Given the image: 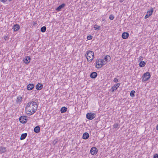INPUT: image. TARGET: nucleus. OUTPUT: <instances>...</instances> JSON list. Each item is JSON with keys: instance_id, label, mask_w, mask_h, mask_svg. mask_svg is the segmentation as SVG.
<instances>
[{"instance_id": "1", "label": "nucleus", "mask_w": 158, "mask_h": 158, "mask_svg": "<svg viewBox=\"0 0 158 158\" xmlns=\"http://www.w3.org/2000/svg\"><path fill=\"white\" fill-rule=\"evenodd\" d=\"M38 105L36 102L34 101H31L28 102L25 107V110L27 114L31 115L37 110Z\"/></svg>"}, {"instance_id": "2", "label": "nucleus", "mask_w": 158, "mask_h": 158, "mask_svg": "<svg viewBox=\"0 0 158 158\" xmlns=\"http://www.w3.org/2000/svg\"><path fill=\"white\" fill-rule=\"evenodd\" d=\"M85 56L88 61L90 62L94 59V53L92 51H88L86 52Z\"/></svg>"}, {"instance_id": "3", "label": "nucleus", "mask_w": 158, "mask_h": 158, "mask_svg": "<svg viewBox=\"0 0 158 158\" xmlns=\"http://www.w3.org/2000/svg\"><path fill=\"white\" fill-rule=\"evenodd\" d=\"M104 60H103L99 59L97 60L96 62V67L97 68H100L102 67L104 65Z\"/></svg>"}, {"instance_id": "4", "label": "nucleus", "mask_w": 158, "mask_h": 158, "mask_svg": "<svg viewBox=\"0 0 158 158\" xmlns=\"http://www.w3.org/2000/svg\"><path fill=\"white\" fill-rule=\"evenodd\" d=\"M151 75L150 73L147 72L144 73L142 77L143 81H146L148 80L150 77Z\"/></svg>"}, {"instance_id": "5", "label": "nucleus", "mask_w": 158, "mask_h": 158, "mask_svg": "<svg viewBox=\"0 0 158 158\" xmlns=\"http://www.w3.org/2000/svg\"><path fill=\"white\" fill-rule=\"evenodd\" d=\"M96 114L94 113H89L86 114V118L89 120H92L96 116Z\"/></svg>"}, {"instance_id": "6", "label": "nucleus", "mask_w": 158, "mask_h": 158, "mask_svg": "<svg viewBox=\"0 0 158 158\" xmlns=\"http://www.w3.org/2000/svg\"><path fill=\"white\" fill-rule=\"evenodd\" d=\"M27 117L21 116L19 118L20 122L22 123H25L27 121Z\"/></svg>"}, {"instance_id": "7", "label": "nucleus", "mask_w": 158, "mask_h": 158, "mask_svg": "<svg viewBox=\"0 0 158 158\" xmlns=\"http://www.w3.org/2000/svg\"><path fill=\"white\" fill-rule=\"evenodd\" d=\"M91 154L93 155H96L98 152L97 149L95 147H93L90 150Z\"/></svg>"}, {"instance_id": "8", "label": "nucleus", "mask_w": 158, "mask_h": 158, "mask_svg": "<svg viewBox=\"0 0 158 158\" xmlns=\"http://www.w3.org/2000/svg\"><path fill=\"white\" fill-rule=\"evenodd\" d=\"M120 84L119 83H117L115 85L113 86L111 89V91L112 92H113L114 90H116L119 87Z\"/></svg>"}, {"instance_id": "9", "label": "nucleus", "mask_w": 158, "mask_h": 158, "mask_svg": "<svg viewBox=\"0 0 158 158\" xmlns=\"http://www.w3.org/2000/svg\"><path fill=\"white\" fill-rule=\"evenodd\" d=\"M20 28L18 24L14 25L12 27V29L14 31H17Z\"/></svg>"}, {"instance_id": "10", "label": "nucleus", "mask_w": 158, "mask_h": 158, "mask_svg": "<svg viewBox=\"0 0 158 158\" xmlns=\"http://www.w3.org/2000/svg\"><path fill=\"white\" fill-rule=\"evenodd\" d=\"M31 59V58L30 56H27L23 59V61L26 64H27L30 62Z\"/></svg>"}, {"instance_id": "11", "label": "nucleus", "mask_w": 158, "mask_h": 158, "mask_svg": "<svg viewBox=\"0 0 158 158\" xmlns=\"http://www.w3.org/2000/svg\"><path fill=\"white\" fill-rule=\"evenodd\" d=\"M43 87V85L41 83H38L36 85V89L38 90H41Z\"/></svg>"}, {"instance_id": "12", "label": "nucleus", "mask_w": 158, "mask_h": 158, "mask_svg": "<svg viewBox=\"0 0 158 158\" xmlns=\"http://www.w3.org/2000/svg\"><path fill=\"white\" fill-rule=\"evenodd\" d=\"M129 35L128 33L124 32L122 34V37L123 39H126L128 37Z\"/></svg>"}, {"instance_id": "13", "label": "nucleus", "mask_w": 158, "mask_h": 158, "mask_svg": "<svg viewBox=\"0 0 158 158\" xmlns=\"http://www.w3.org/2000/svg\"><path fill=\"white\" fill-rule=\"evenodd\" d=\"M89 134L87 132H85L83 134L82 138L84 139H87L89 138Z\"/></svg>"}, {"instance_id": "14", "label": "nucleus", "mask_w": 158, "mask_h": 158, "mask_svg": "<svg viewBox=\"0 0 158 158\" xmlns=\"http://www.w3.org/2000/svg\"><path fill=\"white\" fill-rule=\"evenodd\" d=\"M65 6V4L64 3H63L60 5L58 7H57L56 9V10L57 11H60L61 9L64 7Z\"/></svg>"}, {"instance_id": "15", "label": "nucleus", "mask_w": 158, "mask_h": 158, "mask_svg": "<svg viewBox=\"0 0 158 158\" xmlns=\"http://www.w3.org/2000/svg\"><path fill=\"white\" fill-rule=\"evenodd\" d=\"M97 76V74L96 72H94L91 73L90 75V77L92 78H95Z\"/></svg>"}, {"instance_id": "16", "label": "nucleus", "mask_w": 158, "mask_h": 158, "mask_svg": "<svg viewBox=\"0 0 158 158\" xmlns=\"http://www.w3.org/2000/svg\"><path fill=\"white\" fill-rule=\"evenodd\" d=\"M34 87V85L33 84H30L27 86V89L29 90H32Z\"/></svg>"}, {"instance_id": "17", "label": "nucleus", "mask_w": 158, "mask_h": 158, "mask_svg": "<svg viewBox=\"0 0 158 158\" xmlns=\"http://www.w3.org/2000/svg\"><path fill=\"white\" fill-rule=\"evenodd\" d=\"M40 127L39 126H36L34 129V131L36 133H38L40 131Z\"/></svg>"}, {"instance_id": "18", "label": "nucleus", "mask_w": 158, "mask_h": 158, "mask_svg": "<svg viewBox=\"0 0 158 158\" xmlns=\"http://www.w3.org/2000/svg\"><path fill=\"white\" fill-rule=\"evenodd\" d=\"M27 135V133L22 134L20 137V139L21 140H23L25 139Z\"/></svg>"}, {"instance_id": "19", "label": "nucleus", "mask_w": 158, "mask_h": 158, "mask_svg": "<svg viewBox=\"0 0 158 158\" xmlns=\"http://www.w3.org/2000/svg\"><path fill=\"white\" fill-rule=\"evenodd\" d=\"M146 62L143 61H141L139 64V66L140 67H142L146 65Z\"/></svg>"}, {"instance_id": "20", "label": "nucleus", "mask_w": 158, "mask_h": 158, "mask_svg": "<svg viewBox=\"0 0 158 158\" xmlns=\"http://www.w3.org/2000/svg\"><path fill=\"white\" fill-rule=\"evenodd\" d=\"M111 59V57L110 56L108 55H106L104 58V60L106 62L107 61H110Z\"/></svg>"}, {"instance_id": "21", "label": "nucleus", "mask_w": 158, "mask_h": 158, "mask_svg": "<svg viewBox=\"0 0 158 158\" xmlns=\"http://www.w3.org/2000/svg\"><path fill=\"white\" fill-rule=\"evenodd\" d=\"M153 8H151L150 9V10H148L147 12V14L149 15L150 16L152 14L153 12Z\"/></svg>"}, {"instance_id": "22", "label": "nucleus", "mask_w": 158, "mask_h": 158, "mask_svg": "<svg viewBox=\"0 0 158 158\" xmlns=\"http://www.w3.org/2000/svg\"><path fill=\"white\" fill-rule=\"evenodd\" d=\"M22 98L20 96L18 97L16 100V102L17 103H20L22 101Z\"/></svg>"}, {"instance_id": "23", "label": "nucleus", "mask_w": 158, "mask_h": 158, "mask_svg": "<svg viewBox=\"0 0 158 158\" xmlns=\"http://www.w3.org/2000/svg\"><path fill=\"white\" fill-rule=\"evenodd\" d=\"M67 108L65 107H62L60 109L61 112L62 113L66 112L67 111Z\"/></svg>"}, {"instance_id": "24", "label": "nucleus", "mask_w": 158, "mask_h": 158, "mask_svg": "<svg viewBox=\"0 0 158 158\" xmlns=\"http://www.w3.org/2000/svg\"><path fill=\"white\" fill-rule=\"evenodd\" d=\"M135 92L134 90H132L131 91L130 94V96L132 97H133L135 96Z\"/></svg>"}, {"instance_id": "25", "label": "nucleus", "mask_w": 158, "mask_h": 158, "mask_svg": "<svg viewBox=\"0 0 158 158\" xmlns=\"http://www.w3.org/2000/svg\"><path fill=\"white\" fill-rule=\"evenodd\" d=\"M46 28L45 26L42 27L40 29V31L42 32H44L45 31Z\"/></svg>"}, {"instance_id": "26", "label": "nucleus", "mask_w": 158, "mask_h": 158, "mask_svg": "<svg viewBox=\"0 0 158 158\" xmlns=\"http://www.w3.org/2000/svg\"><path fill=\"white\" fill-rule=\"evenodd\" d=\"M113 127L114 128H119V126L118 124L117 123H115L114 124L113 126Z\"/></svg>"}, {"instance_id": "27", "label": "nucleus", "mask_w": 158, "mask_h": 158, "mask_svg": "<svg viewBox=\"0 0 158 158\" xmlns=\"http://www.w3.org/2000/svg\"><path fill=\"white\" fill-rule=\"evenodd\" d=\"M94 28L95 30H99L100 28V26H98V25L95 24L94 25Z\"/></svg>"}, {"instance_id": "28", "label": "nucleus", "mask_w": 158, "mask_h": 158, "mask_svg": "<svg viewBox=\"0 0 158 158\" xmlns=\"http://www.w3.org/2000/svg\"><path fill=\"white\" fill-rule=\"evenodd\" d=\"M6 151L5 147H1V152H4Z\"/></svg>"}, {"instance_id": "29", "label": "nucleus", "mask_w": 158, "mask_h": 158, "mask_svg": "<svg viewBox=\"0 0 158 158\" xmlns=\"http://www.w3.org/2000/svg\"><path fill=\"white\" fill-rule=\"evenodd\" d=\"M109 19L110 20H113L114 18V17L113 15H111L109 17Z\"/></svg>"}, {"instance_id": "30", "label": "nucleus", "mask_w": 158, "mask_h": 158, "mask_svg": "<svg viewBox=\"0 0 158 158\" xmlns=\"http://www.w3.org/2000/svg\"><path fill=\"white\" fill-rule=\"evenodd\" d=\"M9 39V38L7 36H5L4 37V39L3 40H4V41H3V42H4V41H5L6 40H8Z\"/></svg>"}, {"instance_id": "31", "label": "nucleus", "mask_w": 158, "mask_h": 158, "mask_svg": "<svg viewBox=\"0 0 158 158\" xmlns=\"http://www.w3.org/2000/svg\"><path fill=\"white\" fill-rule=\"evenodd\" d=\"M92 38V36L91 35H88L87 37V39L88 40H91Z\"/></svg>"}, {"instance_id": "32", "label": "nucleus", "mask_w": 158, "mask_h": 158, "mask_svg": "<svg viewBox=\"0 0 158 158\" xmlns=\"http://www.w3.org/2000/svg\"><path fill=\"white\" fill-rule=\"evenodd\" d=\"M113 81L115 83H117L118 81V79L115 78L114 79Z\"/></svg>"}, {"instance_id": "33", "label": "nucleus", "mask_w": 158, "mask_h": 158, "mask_svg": "<svg viewBox=\"0 0 158 158\" xmlns=\"http://www.w3.org/2000/svg\"><path fill=\"white\" fill-rule=\"evenodd\" d=\"M153 158H158V154H156L154 155Z\"/></svg>"}, {"instance_id": "34", "label": "nucleus", "mask_w": 158, "mask_h": 158, "mask_svg": "<svg viewBox=\"0 0 158 158\" xmlns=\"http://www.w3.org/2000/svg\"><path fill=\"white\" fill-rule=\"evenodd\" d=\"M57 142V141L56 140H54L53 141V143L54 145Z\"/></svg>"}, {"instance_id": "35", "label": "nucleus", "mask_w": 158, "mask_h": 158, "mask_svg": "<svg viewBox=\"0 0 158 158\" xmlns=\"http://www.w3.org/2000/svg\"><path fill=\"white\" fill-rule=\"evenodd\" d=\"M149 16H150L149 15L147 14V15L145 16L144 18L145 19H146L147 18H148Z\"/></svg>"}, {"instance_id": "36", "label": "nucleus", "mask_w": 158, "mask_h": 158, "mask_svg": "<svg viewBox=\"0 0 158 158\" xmlns=\"http://www.w3.org/2000/svg\"><path fill=\"white\" fill-rule=\"evenodd\" d=\"M139 59L140 60H143V57L142 56H140L139 57Z\"/></svg>"}, {"instance_id": "37", "label": "nucleus", "mask_w": 158, "mask_h": 158, "mask_svg": "<svg viewBox=\"0 0 158 158\" xmlns=\"http://www.w3.org/2000/svg\"><path fill=\"white\" fill-rule=\"evenodd\" d=\"M7 0H1V1L2 2H6Z\"/></svg>"}, {"instance_id": "38", "label": "nucleus", "mask_w": 158, "mask_h": 158, "mask_svg": "<svg viewBox=\"0 0 158 158\" xmlns=\"http://www.w3.org/2000/svg\"><path fill=\"white\" fill-rule=\"evenodd\" d=\"M102 21H105V19L102 18Z\"/></svg>"}, {"instance_id": "39", "label": "nucleus", "mask_w": 158, "mask_h": 158, "mask_svg": "<svg viewBox=\"0 0 158 158\" xmlns=\"http://www.w3.org/2000/svg\"><path fill=\"white\" fill-rule=\"evenodd\" d=\"M124 0H119V2H122Z\"/></svg>"}, {"instance_id": "40", "label": "nucleus", "mask_w": 158, "mask_h": 158, "mask_svg": "<svg viewBox=\"0 0 158 158\" xmlns=\"http://www.w3.org/2000/svg\"><path fill=\"white\" fill-rule=\"evenodd\" d=\"M156 129L158 131V124L156 126Z\"/></svg>"}, {"instance_id": "41", "label": "nucleus", "mask_w": 158, "mask_h": 158, "mask_svg": "<svg viewBox=\"0 0 158 158\" xmlns=\"http://www.w3.org/2000/svg\"><path fill=\"white\" fill-rule=\"evenodd\" d=\"M11 0H9V1H11Z\"/></svg>"}, {"instance_id": "42", "label": "nucleus", "mask_w": 158, "mask_h": 158, "mask_svg": "<svg viewBox=\"0 0 158 158\" xmlns=\"http://www.w3.org/2000/svg\"><path fill=\"white\" fill-rule=\"evenodd\" d=\"M35 23H34V25H35Z\"/></svg>"}]
</instances>
